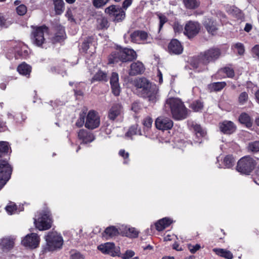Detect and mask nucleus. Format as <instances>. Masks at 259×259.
Here are the masks:
<instances>
[{
    "label": "nucleus",
    "instance_id": "1",
    "mask_svg": "<svg viewBox=\"0 0 259 259\" xmlns=\"http://www.w3.org/2000/svg\"><path fill=\"white\" fill-rule=\"evenodd\" d=\"M138 94L147 99L151 103H155L159 99L158 89L155 84L151 83L146 78H140L134 80Z\"/></svg>",
    "mask_w": 259,
    "mask_h": 259
},
{
    "label": "nucleus",
    "instance_id": "2",
    "mask_svg": "<svg viewBox=\"0 0 259 259\" xmlns=\"http://www.w3.org/2000/svg\"><path fill=\"white\" fill-rule=\"evenodd\" d=\"M164 108L166 112H170L173 118L177 120L185 119L188 115V111L185 107L184 103L177 98L167 99L165 101Z\"/></svg>",
    "mask_w": 259,
    "mask_h": 259
},
{
    "label": "nucleus",
    "instance_id": "3",
    "mask_svg": "<svg viewBox=\"0 0 259 259\" xmlns=\"http://www.w3.org/2000/svg\"><path fill=\"white\" fill-rule=\"evenodd\" d=\"M221 55V50L218 48H211L201 53L198 57L197 62L194 64V67L198 71L204 70L206 66L211 62H213L218 59Z\"/></svg>",
    "mask_w": 259,
    "mask_h": 259
},
{
    "label": "nucleus",
    "instance_id": "4",
    "mask_svg": "<svg viewBox=\"0 0 259 259\" xmlns=\"http://www.w3.org/2000/svg\"><path fill=\"white\" fill-rule=\"evenodd\" d=\"M136 52L133 49L120 47L113 51L108 57V63L114 64L119 61L126 62L136 59Z\"/></svg>",
    "mask_w": 259,
    "mask_h": 259
},
{
    "label": "nucleus",
    "instance_id": "5",
    "mask_svg": "<svg viewBox=\"0 0 259 259\" xmlns=\"http://www.w3.org/2000/svg\"><path fill=\"white\" fill-rule=\"evenodd\" d=\"M259 165V159L250 156L242 157L237 163L236 170L240 173L249 175L257 165Z\"/></svg>",
    "mask_w": 259,
    "mask_h": 259
},
{
    "label": "nucleus",
    "instance_id": "6",
    "mask_svg": "<svg viewBox=\"0 0 259 259\" xmlns=\"http://www.w3.org/2000/svg\"><path fill=\"white\" fill-rule=\"evenodd\" d=\"M46 240L49 251L61 249L63 244L62 236L56 232H49L46 237Z\"/></svg>",
    "mask_w": 259,
    "mask_h": 259
},
{
    "label": "nucleus",
    "instance_id": "7",
    "mask_svg": "<svg viewBox=\"0 0 259 259\" xmlns=\"http://www.w3.org/2000/svg\"><path fill=\"white\" fill-rule=\"evenodd\" d=\"M12 168L7 161L0 160V189L11 178Z\"/></svg>",
    "mask_w": 259,
    "mask_h": 259
},
{
    "label": "nucleus",
    "instance_id": "8",
    "mask_svg": "<svg viewBox=\"0 0 259 259\" xmlns=\"http://www.w3.org/2000/svg\"><path fill=\"white\" fill-rule=\"evenodd\" d=\"M105 12L109 14L116 22L123 20L125 17V11L119 6L111 5L106 8Z\"/></svg>",
    "mask_w": 259,
    "mask_h": 259
},
{
    "label": "nucleus",
    "instance_id": "9",
    "mask_svg": "<svg viewBox=\"0 0 259 259\" xmlns=\"http://www.w3.org/2000/svg\"><path fill=\"white\" fill-rule=\"evenodd\" d=\"M100 117L98 113L94 110H90L86 116L85 127L90 130H94L99 126Z\"/></svg>",
    "mask_w": 259,
    "mask_h": 259
},
{
    "label": "nucleus",
    "instance_id": "10",
    "mask_svg": "<svg viewBox=\"0 0 259 259\" xmlns=\"http://www.w3.org/2000/svg\"><path fill=\"white\" fill-rule=\"evenodd\" d=\"M48 28L46 26L37 27L32 32L33 42L37 46H40L45 41V34L48 33Z\"/></svg>",
    "mask_w": 259,
    "mask_h": 259
},
{
    "label": "nucleus",
    "instance_id": "11",
    "mask_svg": "<svg viewBox=\"0 0 259 259\" xmlns=\"http://www.w3.org/2000/svg\"><path fill=\"white\" fill-rule=\"evenodd\" d=\"M34 224L36 228L39 230H46L51 227V219L49 212L42 214L40 217L34 220Z\"/></svg>",
    "mask_w": 259,
    "mask_h": 259
},
{
    "label": "nucleus",
    "instance_id": "12",
    "mask_svg": "<svg viewBox=\"0 0 259 259\" xmlns=\"http://www.w3.org/2000/svg\"><path fill=\"white\" fill-rule=\"evenodd\" d=\"M97 249L102 253L109 254L112 256L119 255V250L116 247L114 243L112 242H106L102 243L98 246Z\"/></svg>",
    "mask_w": 259,
    "mask_h": 259
},
{
    "label": "nucleus",
    "instance_id": "13",
    "mask_svg": "<svg viewBox=\"0 0 259 259\" xmlns=\"http://www.w3.org/2000/svg\"><path fill=\"white\" fill-rule=\"evenodd\" d=\"M22 244L30 248H36L39 243V238L35 233L27 235L21 241Z\"/></svg>",
    "mask_w": 259,
    "mask_h": 259
},
{
    "label": "nucleus",
    "instance_id": "14",
    "mask_svg": "<svg viewBox=\"0 0 259 259\" xmlns=\"http://www.w3.org/2000/svg\"><path fill=\"white\" fill-rule=\"evenodd\" d=\"M200 29V26L198 22L190 21L185 25L184 33L190 38L198 34Z\"/></svg>",
    "mask_w": 259,
    "mask_h": 259
},
{
    "label": "nucleus",
    "instance_id": "15",
    "mask_svg": "<svg viewBox=\"0 0 259 259\" xmlns=\"http://www.w3.org/2000/svg\"><path fill=\"white\" fill-rule=\"evenodd\" d=\"M155 126L159 130L166 131L170 130L174 125L173 121L168 117L160 116L155 120Z\"/></svg>",
    "mask_w": 259,
    "mask_h": 259
},
{
    "label": "nucleus",
    "instance_id": "16",
    "mask_svg": "<svg viewBox=\"0 0 259 259\" xmlns=\"http://www.w3.org/2000/svg\"><path fill=\"white\" fill-rule=\"evenodd\" d=\"M131 41L133 42L140 44L146 41L148 37V33L144 31H135L130 35Z\"/></svg>",
    "mask_w": 259,
    "mask_h": 259
},
{
    "label": "nucleus",
    "instance_id": "17",
    "mask_svg": "<svg viewBox=\"0 0 259 259\" xmlns=\"http://www.w3.org/2000/svg\"><path fill=\"white\" fill-rule=\"evenodd\" d=\"M123 113L122 106L119 104H115L108 111V117L111 120H115L118 117H121Z\"/></svg>",
    "mask_w": 259,
    "mask_h": 259
},
{
    "label": "nucleus",
    "instance_id": "18",
    "mask_svg": "<svg viewBox=\"0 0 259 259\" xmlns=\"http://www.w3.org/2000/svg\"><path fill=\"white\" fill-rule=\"evenodd\" d=\"M219 127L220 131L225 134H231L236 130V126L231 121L225 120L220 123Z\"/></svg>",
    "mask_w": 259,
    "mask_h": 259
},
{
    "label": "nucleus",
    "instance_id": "19",
    "mask_svg": "<svg viewBox=\"0 0 259 259\" xmlns=\"http://www.w3.org/2000/svg\"><path fill=\"white\" fill-rule=\"evenodd\" d=\"M168 51L170 54L179 55L181 54L183 50L180 42L176 39L171 40L168 47Z\"/></svg>",
    "mask_w": 259,
    "mask_h": 259
},
{
    "label": "nucleus",
    "instance_id": "20",
    "mask_svg": "<svg viewBox=\"0 0 259 259\" xmlns=\"http://www.w3.org/2000/svg\"><path fill=\"white\" fill-rule=\"evenodd\" d=\"M78 138L84 144L91 143L95 139V137L93 133L84 129L79 130L78 133Z\"/></svg>",
    "mask_w": 259,
    "mask_h": 259
},
{
    "label": "nucleus",
    "instance_id": "21",
    "mask_svg": "<svg viewBox=\"0 0 259 259\" xmlns=\"http://www.w3.org/2000/svg\"><path fill=\"white\" fill-rule=\"evenodd\" d=\"M144 66L142 62L140 61L134 62L131 65L129 74L131 76L140 74L144 71Z\"/></svg>",
    "mask_w": 259,
    "mask_h": 259
},
{
    "label": "nucleus",
    "instance_id": "22",
    "mask_svg": "<svg viewBox=\"0 0 259 259\" xmlns=\"http://www.w3.org/2000/svg\"><path fill=\"white\" fill-rule=\"evenodd\" d=\"M226 11L230 15L238 19L242 20L244 18L243 12L235 6L227 5L225 7Z\"/></svg>",
    "mask_w": 259,
    "mask_h": 259
},
{
    "label": "nucleus",
    "instance_id": "23",
    "mask_svg": "<svg viewBox=\"0 0 259 259\" xmlns=\"http://www.w3.org/2000/svg\"><path fill=\"white\" fill-rule=\"evenodd\" d=\"M203 25L208 33L213 35L217 30L216 23L210 18H205Z\"/></svg>",
    "mask_w": 259,
    "mask_h": 259
},
{
    "label": "nucleus",
    "instance_id": "24",
    "mask_svg": "<svg viewBox=\"0 0 259 259\" xmlns=\"http://www.w3.org/2000/svg\"><path fill=\"white\" fill-rule=\"evenodd\" d=\"M171 223L172 221L170 219L164 218L155 223V227L157 230L161 231L168 227Z\"/></svg>",
    "mask_w": 259,
    "mask_h": 259
},
{
    "label": "nucleus",
    "instance_id": "25",
    "mask_svg": "<svg viewBox=\"0 0 259 259\" xmlns=\"http://www.w3.org/2000/svg\"><path fill=\"white\" fill-rule=\"evenodd\" d=\"M14 239L11 237L4 238L1 240L0 246L3 250H9L13 247L14 244Z\"/></svg>",
    "mask_w": 259,
    "mask_h": 259
},
{
    "label": "nucleus",
    "instance_id": "26",
    "mask_svg": "<svg viewBox=\"0 0 259 259\" xmlns=\"http://www.w3.org/2000/svg\"><path fill=\"white\" fill-rule=\"evenodd\" d=\"M17 71L20 74L29 77L31 71V67L25 63H23L18 66Z\"/></svg>",
    "mask_w": 259,
    "mask_h": 259
},
{
    "label": "nucleus",
    "instance_id": "27",
    "mask_svg": "<svg viewBox=\"0 0 259 259\" xmlns=\"http://www.w3.org/2000/svg\"><path fill=\"white\" fill-rule=\"evenodd\" d=\"M119 234V231L115 226H111L107 227L104 231L103 236L109 239L116 236Z\"/></svg>",
    "mask_w": 259,
    "mask_h": 259
},
{
    "label": "nucleus",
    "instance_id": "28",
    "mask_svg": "<svg viewBox=\"0 0 259 259\" xmlns=\"http://www.w3.org/2000/svg\"><path fill=\"white\" fill-rule=\"evenodd\" d=\"M212 251L218 255L225 258L232 259L233 258V255L232 253L230 251L227 249L215 248L212 249Z\"/></svg>",
    "mask_w": 259,
    "mask_h": 259
},
{
    "label": "nucleus",
    "instance_id": "29",
    "mask_svg": "<svg viewBox=\"0 0 259 259\" xmlns=\"http://www.w3.org/2000/svg\"><path fill=\"white\" fill-rule=\"evenodd\" d=\"M58 32L53 37V41L54 42H60L65 38V32L64 28L62 26H57Z\"/></svg>",
    "mask_w": 259,
    "mask_h": 259
},
{
    "label": "nucleus",
    "instance_id": "30",
    "mask_svg": "<svg viewBox=\"0 0 259 259\" xmlns=\"http://www.w3.org/2000/svg\"><path fill=\"white\" fill-rule=\"evenodd\" d=\"M226 85V83L224 81L213 82L208 85V89L210 92H217L222 90Z\"/></svg>",
    "mask_w": 259,
    "mask_h": 259
},
{
    "label": "nucleus",
    "instance_id": "31",
    "mask_svg": "<svg viewBox=\"0 0 259 259\" xmlns=\"http://www.w3.org/2000/svg\"><path fill=\"white\" fill-rule=\"evenodd\" d=\"M10 148V147L8 142L0 141V157L8 154ZM0 160L5 161L2 159H0Z\"/></svg>",
    "mask_w": 259,
    "mask_h": 259
},
{
    "label": "nucleus",
    "instance_id": "32",
    "mask_svg": "<svg viewBox=\"0 0 259 259\" xmlns=\"http://www.w3.org/2000/svg\"><path fill=\"white\" fill-rule=\"evenodd\" d=\"M183 3L188 9H195L200 5L199 0H183Z\"/></svg>",
    "mask_w": 259,
    "mask_h": 259
},
{
    "label": "nucleus",
    "instance_id": "33",
    "mask_svg": "<svg viewBox=\"0 0 259 259\" xmlns=\"http://www.w3.org/2000/svg\"><path fill=\"white\" fill-rule=\"evenodd\" d=\"M239 121L242 123L245 124V125L250 127L252 125V121L250 116L246 113H242L239 118Z\"/></svg>",
    "mask_w": 259,
    "mask_h": 259
},
{
    "label": "nucleus",
    "instance_id": "34",
    "mask_svg": "<svg viewBox=\"0 0 259 259\" xmlns=\"http://www.w3.org/2000/svg\"><path fill=\"white\" fill-rule=\"evenodd\" d=\"M235 160L232 155H227L224 159L223 168H230L234 166Z\"/></svg>",
    "mask_w": 259,
    "mask_h": 259
},
{
    "label": "nucleus",
    "instance_id": "35",
    "mask_svg": "<svg viewBox=\"0 0 259 259\" xmlns=\"http://www.w3.org/2000/svg\"><path fill=\"white\" fill-rule=\"evenodd\" d=\"M109 23L107 19L104 17L100 16L97 19V27L100 29L107 28Z\"/></svg>",
    "mask_w": 259,
    "mask_h": 259
},
{
    "label": "nucleus",
    "instance_id": "36",
    "mask_svg": "<svg viewBox=\"0 0 259 259\" xmlns=\"http://www.w3.org/2000/svg\"><path fill=\"white\" fill-rule=\"evenodd\" d=\"M193 130L195 132L196 136L197 137H203L206 134V131L201 126L197 123H192Z\"/></svg>",
    "mask_w": 259,
    "mask_h": 259
},
{
    "label": "nucleus",
    "instance_id": "37",
    "mask_svg": "<svg viewBox=\"0 0 259 259\" xmlns=\"http://www.w3.org/2000/svg\"><path fill=\"white\" fill-rule=\"evenodd\" d=\"M20 45V48L17 51V55L22 58H26L29 55L28 48L24 45Z\"/></svg>",
    "mask_w": 259,
    "mask_h": 259
},
{
    "label": "nucleus",
    "instance_id": "38",
    "mask_svg": "<svg viewBox=\"0 0 259 259\" xmlns=\"http://www.w3.org/2000/svg\"><path fill=\"white\" fill-rule=\"evenodd\" d=\"M156 15L159 21L158 25V31L159 32L162 28L163 25L167 22L168 19L164 14L161 13L157 12Z\"/></svg>",
    "mask_w": 259,
    "mask_h": 259
},
{
    "label": "nucleus",
    "instance_id": "39",
    "mask_svg": "<svg viewBox=\"0 0 259 259\" xmlns=\"http://www.w3.org/2000/svg\"><path fill=\"white\" fill-rule=\"evenodd\" d=\"M138 134L141 135V132L138 129V125H134L130 127L128 131L125 134V136L132 138L133 136Z\"/></svg>",
    "mask_w": 259,
    "mask_h": 259
},
{
    "label": "nucleus",
    "instance_id": "40",
    "mask_svg": "<svg viewBox=\"0 0 259 259\" xmlns=\"http://www.w3.org/2000/svg\"><path fill=\"white\" fill-rule=\"evenodd\" d=\"M249 151L256 153L259 151V141L250 142L247 146Z\"/></svg>",
    "mask_w": 259,
    "mask_h": 259
},
{
    "label": "nucleus",
    "instance_id": "41",
    "mask_svg": "<svg viewBox=\"0 0 259 259\" xmlns=\"http://www.w3.org/2000/svg\"><path fill=\"white\" fill-rule=\"evenodd\" d=\"M107 74L101 71L97 72L92 78V82L94 81H106Z\"/></svg>",
    "mask_w": 259,
    "mask_h": 259
},
{
    "label": "nucleus",
    "instance_id": "42",
    "mask_svg": "<svg viewBox=\"0 0 259 259\" xmlns=\"http://www.w3.org/2000/svg\"><path fill=\"white\" fill-rule=\"evenodd\" d=\"M56 13L58 15L61 14L64 10V3L62 1L54 3Z\"/></svg>",
    "mask_w": 259,
    "mask_h": 259
},
{
    "label": "nucleus",
    "instance_id": "43",
    "mask_svg": "<svg viewBox=\"0 0 259 259\" xmlns=\"http://www.w3.org/2000/svg\"><path fill=\"white\" fill-rule=\"evenodd\" d=\"M203 107V103L200 100L194 101L191 105V108L195 112L200 111Z\"/></svg>",
    "mask_w": 259,
    "mask_h": 259
},
{
    "label": "nucleus",
    "instance_id": "44",
    "mask_svg": "<svg viewBox=\"0 0 259 259\" xmlns=\"http://www.w3.org/2000/svg\"><path fill=\"white\" fill-rule=\"evenodd\" d=\"M6 211L9 214H13L17 212L16 205L12 202H10L5 207Z\"/></svg>",
    "mask_w": 259,
    "mask_h": 259
},
{
    "label": "nucleus",
    "instance_id": "45",
    "mask_svg": "<svg viewBox=\"0 0 259 259\" xmlns=\"http://www.w3.org/2000/svg\"><path fill=\"white\" fill-rule=\"evenodd\" d=\"M125 236L130 238H137L139 235V231L135 228H128L125 230Z\"/></svg>",
    "mask_w": 259,
    "mask_h": 259
},
{
    "label": "nucleus",
    "instance_id": "46",
    "mask_svg": "<svg viewBox=\"0 0 259 259\" xmlns=\"http://www.w3.org/2000/svg\"><path fill=\"white\" fill-rule=\"evenodd\" d=\"M7 116L9 119L16 120L17 122H21L26 119V116L22 114L17 115V116L15 118V116L10 112H8Z\"/></svg>",
    "mask_w": 259,
    "mask_h": 259
},
{
    "label": "nucleus",
    "instance_id": "47",
    "mask_svg": "<svg viewBox=\"0 0 259 259\" xmlns=\"http://www.w3.org/2000/svg\"><path fill=\"white\" fill-rule=\"evenodd\" d=\"M93 37H88L84 40L82 45V49L83 51L85 52L89 49L90 45L93 42Z\"/></svg>",
    "mask_w": 259,
    "mask_h": 259
},
{
    "label": "nucleus",
    "instance_id": "48",
    "mask_svg": "<svg viewBox=\"0 0 259 259\" xmlns=\"http://www.w3.org/2000/svg\"><path fill=\"white\" fill-rule=\"evenodd\" d=\"M71 259H84L85 256L77 250H72L70 252Z\"/></svg>",
    "mask_w": 259,
    "mask_h": 259
},
{
    "label": "nucleus",
    "instance_id": "49",
    "mask_svg": "<svg viewBox=\"0 0 259 259\" xmlns=\"http://www.w3.org/2000/svg\"><path fill=\"white\" fill-rule=\"evenodd\" d=\"M248 100V96L246 92H243L239 95L238 97V102L240 104H245L247 102Z\"/></svg>",
    "mask_w": 259,
    "mask_h": 259
},
{
    "label": "nucleus",
    "instance_id": "50",
    "mask_svg": "<svg viewBox=\"0 0 259 259\" xmlns=\"http://www.w3.org/2000/svg\"><path fill=\"white\" fill-rule=\"evenodd\" d=\"M85 114L83 112L79 114V117L75 123V125L78 127H80L82 126L83 124L85 125Z\"/></svg>",
    "mask_w": 259,
    "mask_h": 259
},
{
    "label": "nucleus",
    "instance_id": "51",
    "mask_svg": "<svg viewBox=\"0 0 259 259\" xmlns=\"http://www.w3.org/2000/svg\"><path fill=\"white\" fill-rule=\"evenodd\" d=\"M153 120L152 118L149 116L146 117L144 118L143 120V124L144 126V128L147 130L149 129L152 124Z\"/></svg>",
    "mask_w": 259,
    "mask_h": 259
},
{
    "label": "nucleus",
    "instance_id": "52",
    "mask_svg": "<svg viewBox=\"0 0 259 259\" xmlns=\"http://www.w3.org/2000/svg\"><path fill=\"white\" fill-rule=\"evenodd\" d=\"M220 72L225 73L228 77H233L234 76V72L230 67H225L220 70Z\"/></svg>",
    "mask_w": 259,
    "mask_h": 259
},
{
    "label": "nucleus",
    "instance_id": "53",
    "mask_svg": "<svg viewBox=\"0 0 259 259\" xmlns=\"http://www.w3.org/2000/svg\"><path fill=\"white\" fill-rule=\"evenodd\" d=\"M111 88L112 90V92L115 96H118L119 95L121 91V89L119 85V84H111Z\"/></svg>",
    "mask_w": 259,
    "mask_h": 259
},
{
    "label": "nucleus",
    "instance_id": "54",
    "mask_svg": "<svg viewBox=\"0 0 259 259\" xmlns=\"http://www.w3.org/2000/svg\"><path fill=\"white\" fill-rule=\"evenodd\" d=\"M16 12L19 15H24L27 12L26 7L24 5H20L17 7Z\"/></svg>",
    "mask_w": 259,
    "mask_h": 259
},
{
    "label": "nucleus",
    "instance_id": "55",
    "mask_svg": "<svg viewBox=\"0 0 259 259\" xmlns=\"http://www.w3.org/2000/svg\"><path fill=\"white\" fill-rule=\"evenodd\" d=\"M109 0H93L94 6L97 8H101L104 6Z\"/></svg>",
    "mask_w": 259,
    "mask_h": 259
},
{
    "label": "nucleus",
    "instance_id": "56",
    "mask_svg": "<svg viewBox=\"0 0 259 259\" xmlns=\"http://www.w3.org/2000/svg\"><path fill=\"white\" fill-rule=\"evenodd\" d=\"M119 77H118V75L117 73L116 72H113L112 73V75H111V78H110V84H119Z\"/></svg>",
    "mask_w": 259,
    "mask_h": 259
},
{
    "label": "nucleus",
    "instance_id": "57",
    "mask_svg": "<svg viewBox=\"0 0 259 259\" xmlns=\"http://www.w3.org/2000/svg\"><path fill=\"white\" fill-rule=\"evenodd\" d=\"M188 248L191 253H195L197 251L199 250L201 248L200 245L199 244H196L195 245L188 244Z\"/></svg>",
    "mask_w": 259,
    "mask_h": 259
},
{
    "label": "nucleus",
    "instance_id": "58",
    "mask_svg": "<svg viewBox=\"0 0 259 259\" xmlns=\"http://www.w3.org/2000/svg\"><path fill=\"white\" fill-rule=\"evenodd\" d=\"M119 155L124 158V164H127L129 161L128 157L129 154L128 152H126L124 150H120L119 152Z\"/></svg>",
    "mask_w": 259,
    "mask_h": 259
},
{
    "label": "nucleus",
    "instance_id": "59",
    "mask_svg": "<svg viewBox=\"0 0 259 259\" xmlns=\"http://www.w3.org/2000/svg\"><path fill=\"white\" fill-rule=\"evenodd\" d=\"M235 48H236L237 50V52L238 54L241 55L244 54V48L243 45L242 43L238 42L235 44L234 45Z\"/></svg>",
    "mask_w": 259,
    "mask_h": 259
},
{
    "label": "nucleus",
    "instance_id": "60",
    "mask_svg": "<svg viewBox=\"0 0 259 259\" xmlns=\"http://www.w3.org/2000/svg\"><path fill=\"white\" fill-rule=\"evenodd\" d=\"M11 23L9 21H7V20L4 18L2 14L0 13V26L2 27L7 28L10 25Z\"/></svg>",
    "mask_w": 259,
    "mask_h": 259
},
{
    "label": "nucleus",
    "instance_id": "61",
    "mask_svg": "<svg viewBox=\"0 0 259 259\" xmlns=\"http://www.w3.org/2000/svg\"><path fill=\"white\" fill-rule=\"evenodd\" d=\"M135 255V252L131 250H128L126 251V252L122 254V259H128L132 257H133Z\"/></svg>",
    "mask_w": 259,
    "mask_h": 259
},
{
    "label": "nucleus",
    "instance_id": "62",
    "mask_svg": "<svg viewBox=\"0 0 259 259\" xmlns=\"http://www.w3.org/2000/svg\"><path fill=\"white\" fill-rule=\"evenodd\" d=\"M173 28L176 33H179L183 30V26L178 22L174 23Z\"/></svg>",
    "mask_w": 259,
    "mask_h": 259
},
{
    "label": "nucleus",
    "instance_id": "63",
    "mask_svg": "<svg viewBox=\"0 0 259 259\" xmlns=\"http://www.w3.org/2000/svg\"><path fill=\"white\" fill-rule=\"evenodd\" d=\"M141 109V105L139 103L135 102L132 104V110L135 112H138Z\"/></svg>",
    "mask_w": 259,
    "mask_h": 259
},
{
    "label": "nucleus",
    "instance_id": "64",
    "mask_svg": "<svg viewBox=\"0 0 259 259\" xmlns=\"http://www.w3.org/2000/svg\"><path fill=\"white\" fill-rule=\"evenodd\" d=\"M252 54L259 59V45H255L252 49Z\"/></svg>",
    "mask_w": 259,
    "mask_h": 259
}]
</instances>
